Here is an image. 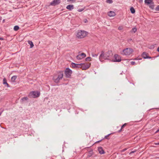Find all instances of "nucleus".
I'll list each match as a JSON object with an SVG mask.
<instances>
[{"mask_svg":"<svg viewBox=\"0 0 159 159\" xmlns=\"http://www.w3.org/2000/svg\"><path fill=\"white\" fill-rule=\"evenodd\" d=\"M93 154V150L92 149L89 152L88 157H91Z\"/></svg>","mask_w":159,"mask_h":159,"instance_id":"18","label":"nucleus"},{"mask_svg":"<svg viewBox=\"0 0 159 159\" xmlns=\"http://www.w3.org/2000/svg\"><path fill=\"white\" fill-rule=\"evenodd\" d=\"M157 51L158 52H159V47H158V48H157Z\"/></svg>","mask_w":159,"mask_h":159,"instance_id":"44","label":"nucleus"},{"mask_svg":"<svg viewBox=\"0 0 159 159\" xmlns=\"http://www.w3.org/2000/svg\"><path fill=\"white\" fill-rule=\"evenodd\" d=\"M17 78L16 76H13L11 78V80L12 82H15V80H16V79Z\"/></svg>","mask_w":159,"mask_h":159,"instance_id":"22","label":"nucleus"},{"mask_svg":"<svg viewBox=\"0 0 159 159\" xmlns=\"http://www.w3.org/2000/svg\"><path fill=\"white\" fill-rule=\"evenodd\" d=\"M107 2L109 3H112L113 2L112 0H107Z\"/></svg>","mask_w":159,"mask_h":159,"instance_id":"30","label":"nucleus"},{"mask_svg":"<svg viewBox=\"0 0 159 159\" xmlns=\"http://www.w3.org/2000/svg\"><path fill=\"white\" fill-rule=\"evenodd\" d=\"M3 109H2L1 108L0 109V116L2 113L3 111Z\"/></svg>","mask_w":159,"mask_h":159,"instance_id":"33","label":"nucleus"},{"mask_svg":"<svg viewBox=\"0 0 159 159\" xmlns=\"http://www.w3.org/2000/svg\"><path fill=\"white\" fill-rule=\"evenodd\" d=\"M91 58L90 57H88L85 59V61H91Z\"/></svg>","mask_w":159,"mask_h":159,"instance_id":"27","label":"nucleus"},{"mask_svg":"<svg viewBox=\"0 0 159 159\" xmlns=\"http://www.w3.org/2000/svg\"><path fill=\"white\" fill-rule=\"evenodd\" d=\"M125 150H126V149H124V151H125Z\"/></svg>","mask_w":159,"mask_h":159,"instance_id":"49","label":"nucleus"},{"mask_svg":"<svg viewBox=\"0 0 159 159\" xmlns=\"http://www.w3.org/2000/svg\"><path fill=\"white\" fill-rule=\"evenodd\" d=\"M141 120H139V121H136V122H139V121H140Z\"/></svg>","mask_w":159,"mask_h":159,"instance_id":"47","label":"nucleus"},{"mask_svg":"<svg viewBox=\"0 0 159 159\" xmlns=\"http://www.w3.org/2000/svg\"><path fill=\"white\" fill-rule=\"evenodd\" d=\"M103 140V139H102L101 140H100L99 141H98L96 142H95V143L94 144H95V143H100V142H101V141H102V140Z\"/></svg>","mask_w":159,"mask_h":159,"instance_id":"37","label":"nucleus"},{"mask_svg":"<svg viewBox=\"0 0 159 159\" xmlns=\"http://www.w3.org/2000/svg\"><path fill=\"white\" fill-rule=\"evenodd\" d=\"M4 39L2 37H0V40H3Z\"/></svg>","mask_w":159,"mask_h":159,"instance_id":"41","label":"nucleus"},{"mask_svg":"<svg viewBox=\"0 0 159 159\" xmlns=\"http://www.w3.org/2000/svg\"><path fill=\"white\" fill-rule=\"evenodd\" d=\"M82 65V70H86L89 68L91 65L90 63H83Z\"/></svg>","mask_w":159,"mask_h":159,"instance_id":"9","label":"nucleus"},{"mask_svg":"<svg viewBox=\"0 0 159 159\" xmlns=\"http://www.w3.org/2000/svg\"><path fill=\"white\" fill-rule=\"evenodd\" d=\"M76 58L78 60H80L82 59L80 55H78L76 56Z\"/></svg>","mask_w":159,"mask_h":159,"instance_id":"29","label":"nucleus"},{"mask_svg":"<svg viewBox=\"0 0 159 159\" xmlns=\"http://www.w3.org/2000/svg\"><path fill=\"white\" fill-rule=\"evenodd\" d=\"M155 144L156 145H159V143L158 142L157 143H155Z\"/></svg>","mask_w":159,"mask_h":159,"instance_id":"42","label":"nucleus"},{"mask_svg":"<svg viewBox=\"0 0 159 159\" xmlns=\"http://www.w3.org/2000/svg\"><path fill=\"white\" fill-rule=\"evenodd\" d=\"M3 84H6L7 87H10L9 84L7 83V80L6 78H4L3 80Z\"/></svg>","mask_w":159,"mask_h":159,"instance_id":"16","label":"nucleus"},{"mask_svg":"<svg viewBox=\"0 0 159 159\" xmlns=\"http://www.w3.org/2000/svg\"><path fill=\"white\" fill-rule=\"evenodd\" d=\"M114 58H115V60H112V61L119 62H120L121 60V57L118 54H115L114 56Z\"/></svg>","mask_w":159,"mask_h":159,"instance_id":"8","label":"nucleus"},{"mask_svg":"<svg viewBox=\"0 0 159 159\" xmlns=\"http://www.w3.org/2000/svg\"><path fill=\"white\" fill-rule=\"evenodd\" d=\"M28 99V98L27 97H25L22 98L21 99V100L22 102L24 101H26Z\"/></svg>","mask_w":159,"mask_h":159,"instance_id":"24","label":"nucleus"},{"mask_svg":"<svg viewBox=\"0 0 159 159\" xmlns=\"http://www.w3.org/2000/svg\"><path fill=\"white\" fill-rule=\"evenodd\" d=\"M75 0H67V1L68 2H75Z\"/></svg>","mask_w":159,"mask_h":159,"instance_id":"35","label":"nucleus"},{"mask_svg":"<svg viewBox=\"0 0 159 159\" xmlns=\"http://www.w3.org/2000/svg\"><path fill=\"white\" fill-rule=\"evenodd\" d=\"M4 21H5V20H3V22H4Z\"/></svg>","mask_w":159,"mask_h":159,"instance_id":"48","label":"nucleus"},{"mask_svg":"<svg viewBox=\"0 0 159 159\" xmlns=\"http://www.w3.org/2000/svg\"><path fill=\"white\" fill-rule=\"evenodd\" d=\"M139 0V1L140 2H142L143 1V0Z\"/></svg>","mask_w":159,"mask_h":159,"instance_id":"46","label":"nucleus"},{"mask_svg":"<svg viewBox=\"0 0 159 159\" xmlns=\"http://www.w3.org/2000/svg\"><path fill=\"white\" fill-rule=\"evenodd\" d=\"M40 95V92L38 91H34L30 92L28 96L30 98H35L39 97Z\"/></svg>","mask_w":159,"mask_h":159,"instance_id":"4","label":"nucleus"},{"mask_svg":"<svg viewBox=\"0 0 159 159\" xmlns=\"http://www.w3.org/2000/svg\"><path fill=\"white\" fill-rule=\"evenodd\" d=\"M159 132V129L157 130V131L155 133H158Z\"/></svg>","mask_w":159,"mask_h":159,"instance_id":"43","label":"nucleus"},{"mask_svg":"<svg viewBox=\"0 0 159 159\" xmlns=\"http://www.w3.org/2000/svg\"><path fill=\"white\" fill-rule=\"evenodd\" d=\"M83 64V63H80L78 64V65H79L78 66V68H80L82 69V65Z\"/></svg>","mask_w":159,"mask_h":159,"instance_id":"28","label":"nucleus"},{"mask_svg":"<svg viewBox=\"0 0 159 159\" xmlns=\"http://www.w3.org/2000/svg\"><path fill=\"white\" fill-rule=\"evenodd\" d=\"M145 3L148 5L149 7L153 9L154 8V4L152 0H145Z\"/></svg>","mask_w":159,"mask_h":159,"instance_id":"7","label":"nucleus"},{"mask_svg":"<svg viewBox=\"0 0 159 159\" xmlns=\"http://www.w3.org/2000/svg\"><path fill=\"white\" fill-rule=\"evenodd\" d=\"M123 29V28L122 27V26H119L118 28V29L119 30H122V29Z\"/></svg>","mask_w":159,"mask_h":159,"instance_id":"36","label":"nucleus"},{"mask_svg":"<svg viewBox=\"0 0 159 159\" xmlns=\"http://www.w3.org/2000/svg\"><path fill=\"white\" fill-rule=\"evenodd\" d=\"M112 134V133H110V134H108L107 135L105 136L104 138L102 139H106L108 140L109 139H110V138L109 137V136Z\"/></svg>","mask_w":159,"mask_h":159,"instance_id":"21","label":"nucleus"},{"mask_svg":"<svg viewBox=\"0 0 159 159\" xmlns=\"http://www.w3.org/2000/svg\"><path fill=\"white\" fill-rule=\"evenodd\" d=\"M92 56L93 57H97L98 56V54H94L93 53H92Z\"/></svg>","mask_w":159,"mask_h":159,"instance_id":"31","label":"nucleus"},{"mask_svg":"<svg viewBox=\"0 0 159 159\" xmlns=\"http://www.w3.org/2000/svg\"><path fill=\"white\" fill-rule=\"evenodd\" d=\"M130 11L131 12L132 14H134L135 13V11L133 7H131L130 8Z\"/></svg>","mask_w":159,"mask_h":159,"instance_id":"20","label":"nucleus"},{"mask_svg":"<svg viewBox=\"0 0 159 159\" xmlns=\"http://www.w3.org/2000/svg\"><path fill=\"white\" fill-rule=\"evenodd\" d=\"M137 31V29L136 27H134L132 28L131 30V32L134 33H135Z\"/></svg>","mask_w":159,"mask_h":159,"instance_id":"26","label":"nucleus"},{"mask_svg":"<svg viewBox=\"0 0 159 159\" xmlns=\"http://www.w3.org/2000/svg\"><path fill=\"white\" fill-rule=\"evenodd\" d=\"M20 29L19 26L17 25H15L14 27V30L15 31H17Z\"/></svg>","mask_w":159,"mask_h":159,"instance_id":"23","label":"nucleus"},{"mask_svg":"<svg viewBox=\"0 0 159 159\" xmlns=\"http://www.w3.org/2000/svg\"><path fill=\"white\" fill-rule=\"evenodd\" d=\"M88 32L84 30H78L76 34V37L78 39H82L86 37Z\"/></svg>","mask_w":159,"mask_h":159,"instance_id":"2","label":"nucleus"},{"mask_svg":"<svg viewBox=\"0 0 159 159\" xmlns=\"http://www.w3.org/2000/svg\"><path fill=\"white\" fill-rule=\"evenodd\" d=\"M131 63L132 65H134L135 64V63L134 61H132L131 62Z\"/></svg>","mask_w":159,"mask_h":159,"instance_id":"38","label":"nucleus"},{"mask_svg":"<svg viewBox=\"0 0 159 159\" xmlns=\"http://www.w3.org/2000/svg\"><path fill=\"white\" fill-rule=\"evenodd\" d=\"M151 47H152L151 48H152V47H153V46H151Z\"/></svg>","mask_w":159,"mask_h":159,"instance_id":"51","label":"nucleus"},{"mask_svg":"<svg viewBox=\"0 0 159 159\" xmlns=\"http://www.w3.org/2000/svg\"><path fill=\"white\" fill-rule=\"evenodd\" d=\"M136 151H131L130 153H129V154H132L133 153L135 152Z\"/></svg>","mask_w":159,"mask_h":159,"instance_id":"39","label":"nucleus"},{"mask_svg":"<svg viewBox=\"0 0 159 159\" xmlns=\"http://www.w3.org/2000/svg\"><path fill=\"white\" fill-rule=\"evenodd\" d=\"M84 21L85 23H87L88 22V20L87 19H84Z\"/></svg>","mask_w":159,"mask_h":159,"instance_id":"40","label":"nucleus"},{"mask_svg":"<svg viewBox=\"0 0 159 159\" xmlns=\"http://www.w3.org/2000/svg\"><path fill=\"white\" fill-rule=\"evenodd\" d=\"M155 10L157 11H159V5L157 6Z\"/></svg>","mask_w":159,"mask_h":159,"instance_id":"34","label":"nucleus"},{"mask_svg":"<svg viewBox=\"0 0 159 159\" xmlns=\"http://www.w3.org/2000/svg\"><path fill=\"white\" fill-rule=\"evenodd\" d=\"M1 48L0 47V49Z\"/></svg>","mask_w":159,"mask_h":159,"instance_id":"52","label":"nucleus"},{"mask_svg":"<svg viewBox=\"0 0 159 159\" xmlns=\"http://www.w3.org/2000/svg\"><path fill=\"white\" fill-rule=\"evenodd\" d=\"M155 109H159V108H156Z\"/></svg>","mask_w":159,"mask_h":159,"instance_id":"50","label":"nucleus"},{"mask_svg":"<svg viewBox=\"0 0 159 159\" xmlns=\"http://www.w3.org/2000/svg\"><path fill=\"white\" fill-rule=\"evenodd\" d=\"M108 15L110 17L114 16L116 15V13L115 12L113 11H110L108 12Z\"/></svg>","mask_w":159,"mask_h":159,"instance_id":"14","label":"nucleus"},{"mask_svg":"<svg viewBox=\"0 0 159 159\" xmlns=\"http://www.w3.org/2000/svg\"><path fill=\"white\" fill-rule=\"evenodd\" d=\"M28 43L30 45V48H32L34 46L32 42L31 41L29 40L28 41Z\"/></svg>","mask_w":159,"mask_h":159,"instance_id":"19","label":"nucleus"},{"mask_svg":"<svg viewBox=\"0 0 159 159\" xmlns=\"http://www.w3.org/2000/svg\"><path fill=\"white\" fill-rule=\"evenodd\" d=\"M84 9V8H81V9H79L78 10V11L79 12H81L83 11Z\"/></svg>","mask_w":159,"mask_h":159,"instance_id":"32","label":"nucleus"},{"mask_svg":"<svg viewBox=\"0 0 159 159\" xmlns=\"http://www.w3.org/2000/svg\"><path fill=\"white\" fill-rule=\"evenodd\" d=\"M142 57L144 58V59H146V58H151V57H150L148 55V54L146 52H143L142 55Z\"/></svg>","mask_w":159,"mask_h":159,"instance_id":"12","label":"nucleus"},{"mask_svg":"<svg viewBox=\"0 0 159 159\" xmlns=\"http://www.w3.org/2000/svg\"><path fill=\"white\" fill-rule=\"evenodd\" d=\"M60 2V0H53V1L50 3V5L52 6H55L58 5Z\"/></svg>","mask_w":159,"mask_h":159,"instance_id":"10","label":"nucleus"},{"mask_svg":"<svg viewBox=\"0 0 159 159\" xmlns=\"http://www.w3.org/2000/svg\"><path fill=\"white\" fill-rule=\"evenodd\" d=\"M66 8L67 9L70 10H73L74 8V6L73 5L70 4L67 6Z\"/></svg>","mask_w":159,"mask_h":159,"instance_id":"15","label":"nucleus"},{"mask_svg":"<svg viewBox=\"0 0 159 159\" xmlns=\"http://www.w3.org/2000/svg\"><path fill=\"white\" fill-rule=\"evenodd\" d=\"M58 74L57 78L56 79H54V81L56 83H58L59 80L62 79L63 76V71H60L58 72Z\"/></svg>","mask_w":159,"mask_h":159,"instance_id":"6","label":"nucleus"},{"mask_svg":"<svg viewBox=\"0 0 159 159\" xmlns=\"http://www.w3.org/2000/svg\"><path fill=\"white\" fill-rule=\"evenodd\" d=\"M98 150L99 152V153L100 154H104L105 153V152L104 150L101 147H100L98 148Z\"/></svg>","mask_w":159,"mask_h":159,"instance_id":"11","label":"nucleus"},{"mask_svg":"<svg viewBox=\"0 0 159 159\" xmlns=\"http://www.w3.org/2000/svg\"><path fill=\"white\" fill-rule=\"evenodd\" d=\"M129 125L128 123H125L121 127V129H120L118 130V132L119 133L121 131H123V129L125 126H127Z\"/></svg>","mask_w":159,"mask_h":159,"instance_id":"13","label":"nucleus"},{"mask_svg":"<svg viewBox=\"0 0 159 159\" xmlns=\"http://www.w3.org/2000/svg\"><path fill=\"white\" fill-rule=\"evenodd\" d=\"M112 56L113 53L111 51H108L105 53L102 51L99 56V59L101 61H103L104 60H110L112 57Z\"/></svg>","mask_w":159,"mask_h":159,"instance_id":"1","label":"nucleus"},{"mask_svg":"<svg viewBox=\"0 0 159 159\" xmlns=\"http://www.w3.org/2000/svg\"><path fill=\"white\" fill-rule=\"evenodd\" d=\"M80 55L82 59L85 57L86 56V55L84 53H82L80 54Z\"/></svg>","mask_w":159,"mask_h":159,"instance_id":"25","label":"nucleus"},{"mask_svg":"<svg viewBox=\"0 0 159 159\" xmlns=\"http://www.w3.org/2000/svg\"><path fill=\"white\" fill-rule=\"evenodd\" d=\"M72 71L69 68H66L64 71L65 76L66 78H70L72 74Z\"/></svg>","mask_w":159,"mask_h":159,"instance_id":"5","label":"nucleus"},{"mask_svg":"<svg viewBox=\"0 0 159 159\" xmlns=\"http://www.w3.org/2000/svg\"><path fill=\"white\" fill-rule=\"evenodd\" d=\"M2 17L0 16V22H1V20H2Z\"/></svg>","mask_w":159,"mask_h":159,"instance_id":"45","label":"nucleus"},{"mask_svg":"<svg viewBox=\"0 0 159 159\" xmlns=\"http://www.w3.org/2000/svg\"><path fill=\"white\" fill-rule=\"evenodd\" d=\"M71 65L72 67L73 68H78V66H79L78 64H76L73 62H72L71 63Z\"/></svg>","mask_w":159,"mask_h":159,"instance_id":"17","label":"nucleus"},{"mask_svg":"<svg viewBox=\"0 0 159 159\" xmlns=\"http://www.w3.org/2000/svg\"><path fill=\"white\" fill-rule=\"evenodd\" d=\"M134 52V50L130 48H126L124 49L123 50V53L122 54L126 55L129 56L130 55Z\"/></svg>","mask_w":159,"mask_h":159,"instance_id":"3","label":"nucleus"}]
</instances>
